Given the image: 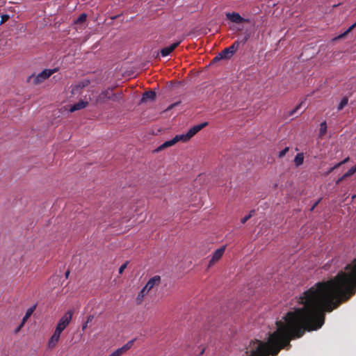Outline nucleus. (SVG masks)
Segmentation results:
<instances>
[{
	"mask_svg": "<svg viewBox=\"0 0 356 356\" xmlns=\"http://www.w3.org/2000/svg\"><path fill=\"white\" fill-rule=\"evenodd\" d=\"M355 197H356V195H354L352 197V198H353V199H354V198H355Z\"/></svg>",
	"mask_w": 356,
	"mask_h": 356,
	"instance_id": "ea45409f",
	"label": "nucleus"
},
{
	"mask_svg": "<svg viewBox=\"0 0 356 356\" xmlns=\"http://www.w3.org/2000/svg\"><path fill=\"white\" fill-rule=\"evenodd\" d=\"M289 148L288 147H285L284 149L279 152V157L282 158L285 156V154L289 152Z\"/></svg>",
	"mask_w": 356,
	"mask_h": 356,
	"instance_id": "c85d7f7f",
	"label": "nucleus"
},
{
	"mask_svg": "<svg viewBox=\"0 0 356 356\" xmlns=\"http://www.w3.org/2000/svg\"><path fill=\"white\" fill-rule=\"evenodd\" d=\"M135 340H136V339L129 341L123 346H122L121 348L115 350L114 352L115 353V355H117V356H121L122 354L126 353L128 350H129L132 347Z\"/></svg>",
	"mask_w": 356,
	"mask_h": 356,
	"instance_id": "9b49d317",
	"label": "nucleus"
},
{
	"mask_svg": "<svg viewBox=\"0 0 356 356\" xmlns=\"http://www.w3.org/2000/svg\"><path fill=\"white\" fill-rule=\"evenodd\" d=\"M301 106H302V103L299 104L298 105H297L293 109L291 110L289 112V116H292L294 114L296 113V112L301 108Z\"/></svg>",
	"mask_w": 356,
	"mask_h": 356,
	"instance_id": "393cba45",
	"label": "nucleus"
},
{
	"mask_svg": "<svg viewBox=\"0 0 356 356\" xmlns=\"http://www.w3.org/2000/svg\"><path fill=\"white\" fill-rule=\"evenodd\" d=\"M356 26V22L350 26L343 33L340 34L337 38H342Z\"/></svg>",
	"mask_w": 356,
	"mask_h": 356,
	"instance_id": "5701e85b",
	"label": "nucleus"
},
{
	"mask_svg": "<svg viewBox=\"0 0 356 356\" xmlns=\"http://www.w3.org/2000/svg\"><path fill=\"white\" fill-rule=\"evenodd\" d=\"M348 99L347 97H343L341 102L339 104L338 106H337V110L338 111H341L342 110L347 104H348Z\"/></svg>",
	"mask_w": 356,
	"mask_h": 356,
	"instance_id": "6ab92c4d",
	"label": "nucleus"
},
{
	"mask_svg": "<svg viewBox=\"0 0 356 356\" xmlns=\"http://www.w3.org/2000/svg\"><path fill=\"white\" fill-rule=\"evenodd\" d=\"M347 178L346 177H344V175L343 176H341V177H339L337 181H336V184H339L341 181H342L344 179Z\"/></svg>",
	"mask_w": 356,
	"mask_h": 356,
	"instance_id": "2f4dec72",
	"label": "nucleus"
},
{
	"mask_svg": "<svg viewBox=\"0 0 356 356\" xmlns=\"http://www.w3.org/2000/svg\"><path fill=\"white\" fill-rule=\"evenodd\" d=\"M304 161V156L302 153L298 154L295 159H294V163L296 166H299L303 163Z\"/></svg>",
	"mask_w": 356,
	"mask_h": 356,
	"instance_id": "a211bd4d",
	"label": "nucleus"
},
{
	"mask_svg": "<svg viewBox=\"0 0 356 356\" xmlns=\"http://www.w3.org/2000/svg\"><path fill=\"white\" fill-rule=\"evenodd\" d=\"M161 282V277L159 275H155L153 277L150 278L147 282L146 288L150 289L152 290L154 286L159 285Z\"/></svg>",
	"mask_w": 356,
	"mask_h": 356,
	"instance_id": "f8f14e48",
	"label": "nucleus"
},
{
	"mask_svg": "<svg viewBox=\"0 0 356 356\" xmlns=\"http://www.w3.org/2000/svg\"><path fill=\"white\" fill-rule=\"evenodd\" d=\"M354 295V260L344 271L332 279L316 283L300 296L302 307L289 312L284 321H276L277 330L266 342L252 341L248 356H276L291 341L300 338L306 331L320 329L325 323V313L331 312Z\"/></svg>",
	"mask_w": 356,
	"mask_h": 356,
	"instance_id": "f257e3e1",
	"label": "nucleus"
},
{
	"mask_svg": "<svg viewBox=\"0 0 356 356\" xmlns=\"http://www.w3.org/2000/svg\"><path fill=\"white\" fill-rule=\"evenodd\" d=\"M146 295L150 291V289L146 288V285L141 289Z\"/></svg>",
	"mask_w": 356,
	"mask_h": 356,
	"instance_id": "f704fd0d",
	"label": "nucleus"
},
{
	"mask_svg": "<svg viewBox=\"0 0 356 356\" xmlns=\"http://www.w3.org/2000/svg\"><path fill=\"white\" fill-rule=\"evenodd\" d=\"M35 308H36V305H33V307H30L29 309H28L26 310V312L25 316H24V318L22 319L21 325L17 329V332L19 331L21 329V327L24 325L25 322L32 315V314L33 313V312L35 309Z\"/></svg>",
	"mask_w": 356,
	"mask_h": 356,
	"instance_id": "2eb2a0df",
	"label": "nucleus"
},
{
	"mask_svg": "<svg viewBox=\"0 0 356 356\" xmlns=\"http://www.w3.org/2000/svg\"><path fill=\"white\" fill-rule=\"evenodd\" d=\"M320 126H321V127H320L319 134L321 136H322L326 133V131H327L326 122H323Z\"/></svg>",
	"mask_w": 356,
	"mask_h": 356,
	"instance_id": "4be33fe9",
	"label": "nucleus"
},
{
	"mask_svg": "<svg viewBox=\"0 0 356 356\" xmlns=\"http://www.w3.org/2000/svg\"><path fill=\"white\" fill-rule=\"evenodd\" d=\"M146 296V294L141 290L139 293L138 294V296H137V301H138L139 302H142L143 299L144 298V297Z\"/></svg>",
	"mask_w": 356,
	"mask_h": 356,
	"instance_id": "cd10ccee",
	"label": "nucleus"
},
{
	"mask_svg": "<svg viewBox=\"0 0 356 356\" xmlns=\"http://www.w3.org/2000/svg\"><path fill=\"white\" fill-rule=\"evenodd\" d=\"M62 332L55 330L53 335L51 337L48 341V347L50 349H53L54 347H56L57 343L58 342L60 339V337Z\"/></svg>",
	"mask_w": 356,
	"mask_h": 356,
	"instance_id": "1a4fd4ad",
	"label": "nucleus"
},
{
	"mask_svg": "<svg viewBox=\"0 0 356 356\" xmlns=\"http://www.w3.org/2000/svg\"><path fill=\"white\" fill-rule=\"evenodd\" d=\"M93 318H94V316H93V315H89V316L87 317V321H86V322L89 323L92 322V321L93 320Z\"/></svg>",
	"mask_w": 356,
	"mask_h": 356,
	"instance_id": "72a5a7b5",
	"label": "nucleus"
},
{
	"mask_svg": "<svg viewBox=\"0 0 356 356\" xmlns=\"http://www.w3.org/2000/svg\"><path fill=\"white\" fill-rule=\"evenodd\" d=\"M226 16L230 21L236 24H240L244 22H249V19L242 17L238 13L234 12L227 13L226 14Z\"/></svg>",
	"mask_w": 356,
	"mask_h": 356,
	"instance_id": "423d86ee",
	"label": "nucleus"
},
{
	"mask_svg": "<svg viewBox=\"0 0 356 356\" xmlns=\"http://www.w3.org/2000/svg\"><path fill=\"white\" fill-rule=\"evenodd\" d=\"M89 84L88 80H84L82 81L77 84L72 86V94H76L79 90L83 88L84 87L87 86Z\"/></svg>",
	"mask_w": 356,
	"mask_h": 356,
	"instance_id": "dca6fc26",
	"label": "nucleus"
},
{
	"mask_svg": "<svg viewBox=\"0 0 356 356\" xmlns=\"http://www.w3.org/2000/svg\"><path fill=\"white\" fill-rule=\"evenodd\" d=\"M8 18V15H3L2 16V19H1V22L0 23V24H3L4 22V21Z\"/></svg>",
	"mask_w": 356,
	"mask_h": 356,
	"instance_id": "e433bc0d",
	"label": "nucleus"
},
{
	"mask_svg": "<svg viewBox=\"0 0 356 356\" xmlns=\"http://www.w3.org/2000/svg\"><path fill=\"white\" fill-rule=\"evenodd\" d=\"M70 270H67V271L65 272V277H66V278H68V277H69V275H70Z\"/></svg>",
	"mask_w": 356,
	"mask_h": 356,
	"instance_id": "58836bf2",
	"label": "nucleus"
},
{
	"mask_svg": "<svg viewBox=\"0 0 356 356\" xmlns=\"http://www.w3.org/2000/svg\"><path fill=\"white\" fill-rule=\"evenodd\" d=\"M208 124L207 122H202L200 124L195 125L192 128H191L187 134L188 135L190 139L193 138L197 133H198L201 129L205 127Z\"/></svg>",
	"mask_w": 356,
	"mask_h": 356,
	"instance_id": "9d476101",
	"label": "nucleus"
},
{
	"mask_svg": "<svg viewBox=\"0 0 356 356\" xmlns=\"http://www.w3.org/2000/svg\"><path fill=\"white\" fill-rule=\"evenodd\" d=\"M88 102L80 100L77 103H76L74 105L70 106V111L74 112V111H76L78 110H81L82 108H86L88 106Z\"/></svg>",
	"mask_w": 356,
	"mask_h": 356,
	"instance_id": "4468645a",
	"label": "nucleus"
},
{
	"mask_svg": "<svg viewBox=\"0 0 356 356\" xmlns=\"http://www.w3.org/2000/svg\"><path fill=\"white\" fill-rule=\"evenodd\" d=\"M87 15L85 13H82L79 17L74 21L75 24H81L86 20Z\"/></svg>",
	"mask_w": 356,
	"mask_h": 356,
	"instance_id": "412c9836",
	"label": "nucleus"
},
{
	"mask_svg": "<svg viewBox=\"0 0 356 356\" xmlns=\"http://www.w3.org/2000/svg\"><path fill=\"white\" fill-rule=\"evenodd\" d=\"M239 46V42L238 41L235 42L230 47L225 49L222 51L218 54L215 58L214 60H219L222 58H230L236 50L238 49Z\"/></svg>",
	"mask_w": 356,
	"mask_h": 356,
	"instance_id": "20e7f679",
	"label": "nucleus"
},
{
	"mask_svg": "<svg viewBox=\"0 0 356 356\" xmlns=\"http://www.w3.org/2000/svg\"><path fill=\"white\" fill-rule=\"evenodd\" d=\"M340 165L339 164L337 163H336L334 166H332V168H329L327 170V171L325 173V175H328L329 174H330L332 171H334L335 169L339 168Z\"/></svg>",
	"mask_w": 356,
	"mask_h": 356,
	"instance_id": "bb28decb",
	"label": "nucleus"
},
{
	"mask_svg": "<svg viewBox=\"0 0 356 356\" xmlns=\"http://www.w3.org/2000/svg\"><path fill=\"white\" fill-rule=\"evenodd\" d=\"M88 324V323H87V322H86V323H84L83 324V325H82V330H84L87 327Z\"/></svg>",
	"mask_w": 356,
	"mask_h": 356,
	"instance_id": "4c0bfd02",
	"label": "nucleus"
},
{
	"mask_svg": "<svg viewBox=\"0 0 356 356\" xmlns=\"http://www.w3.org/2000/svg\"><path fill=\"white\" fill-rule=\"evenodd\" d=\"M254 210H251L248 215H245L244 217L241 218V222H246L251 218V217L254 214Z\"/></svg>",
	"mask_w": 356,
	"mask_h": 356,
	"instance_id": "aec40b11",
	"label": "nucleus"
},
{
	"mask_svg": "<svg viewBox=\"0 0 356 356\" xmlns=\"http://www.w3.org/2000/svg\"><path fill=\"white\" fill-rule=\"evenodd\" d=\"M111 96V89L108 88L104 91H102L95 99L96 104H103L106 102V100H110Z\"/></svg>",
	"mask_w": 356,
	"mask_h": 356,
	"instance_id": "6e6552de",
	"label": "nucleus"
},
{
	"mask_svg": "<svg viewBox=\"0 0 356 356\" xmlns=\"http://www.w3.org/2000/svg\"><path fill=\"white\" fill-rule=\"evenodd\" d=\"M73 312L72 310L67 311L59 320V322L56 325V330L63 332L70 324Z\"/></svg>",
	"mask_w": 356,
	"mask_h": 356,
	"instance_id": "39448f33",
	"label": "nucleus"
},
{
	"mask_svg": "<svg viewBox=\"0 0 356 356\" xmlns=\"http://www.w3.org/2000/svg\"><path fill=\"white\" fill-rule=\"evenodd\" d=\"M226 246H222L221 248L217 249L214 253L213 254L212 258L209 261V266L214 264L216 262L219 261L222 256L223 255L225 250Z\"/></svg>",
	"mask_w": 356,
	"mask_h": 356,
	"instance_id": "0eeeda50",
	"label": "nucleus"
},
{
	"mask_svg": "<svg viewBox=\"0 0 356 356\" xmlns=\"http://www.w3.org/2000/svg\"><path fill=\"white\" fill-rule=\"evenodd\" d=\"M355 167H356V164H355Z\"/></svg>",
	"mask_w": 356,
	"mask_h": 356,
	"instance_id": "a19ab883",
	"label": "nucleus"
},
{
	"mask_svg": "<svg viewBox=\"0 0 356 356\" xmlns=\"http://www.w3.org/2000/svg\"><path fill=\"white\" fill-rule=\"evenodd\" d=\"M349 161V157H346V159H344L342 161L338 163L339 164V165L341 166V165L347 163L348 161Z\"/></svg>",
	"mask_w": 356,
	"mask_h": 356,
	"instance_id": "473e14b6",
	"label": "nucleus"
},
{
	"mask_svg": "<svg viewBox=\"0 0 356 356\" xmlns=\"http://www.w3.org/2000/svg\"><path fill=\"white\" fill-rule=\"evenodd\" d=\"M128 264V261H126L124 264H123L119 268V274H122L124 269L127 268Z\"/></svg>",
	"mask_w": 356,
	"mask_h": 356,
	"instance_id": "c756f323",
	"label": "nucleus"
},
{
	"mask_svg": "<svg viewBox=\"0 0 356 356\" xmlns=\"http://www.w3.org/2000/svg\"><path fill=\"white\" fill-rule=\"evenodd\" d=\"M356 172V167L355 165L352 167L350 169L348 170V171L344 174V177H348L354 175V173Z\"/></svg>",
	"mask_w": 356,
	"mask_h": 356,
	"instance_id": "a878e982",
	"label": "nucleus"
},
{
	"mask_svg": "<svg viewBox=\"0 0 356 356\" xmlns=\"http://www.w3.org/2000/svg\"><path fill=\"white\" fill-rule=\"evenodd\" d=\"M179 104V102H176V103H174V104H172L171 105H170L167 110H170L171 108H172L174 106L178 105Z\"/></svg>",
	"mask_w": 356,
	"mask_h": 356,
	"instance_id": "c9c22d12",
	"label": "nucleus"
},
{
	"mask_svg": "<svg viewBox=\"0 0 356 356\" xmlns=\"http://www.w3.org/2000/svg\"><path fill=\"white\" fill-rule=\"evenodd\" d=\"M321 199H318L313 205L312 207L310 208V211H312L314 208L319 204V202H321Z\"/></svg>",
	"mask_w": 356,
	"mask_h": 356,
	"instance_id": "7c9ffc66",
	"label": "nucleus"
},
{
	"mask_svg": "<svg viewBox=\"0 0 356 356\" xmlns=\"http://www.w3.org/2000/svg\"><path fill=\"white\" fill-rule=\"evenodd\" d=\"M156 97V93L154 91H147L143 93L141 102H145L147 101H153Z\"/></svg>",
	"mask_w": 356,
	"mask_h": 356,
	"instance_id": "f3484780",
	"label": "nucleus"
},
{
	"mask_svg": "<svg viewBox=\"0 0 356 356\" xmlns=\"http://www.w3.org/2000/svg\"><path fill=\"white\" fill-rule=\"evenodd\" d=\"M179 42H175L168 47H164L161 50V54L165 57L168 56L179 44Z\"/></svg>",
	"mask_w": 356,
	"mask_h": 356,
	"instance_id": "ddd939ff",
	"label": "nucleus"
},
{
	"mask_svg": "<svg viewBox=\"0 0 356 356\" xmlns=\"http://www.w3.org/2000/svg\"><path fill=\"white\" fill-rule=\"evenodd\" d=\"M189 140H190V138H189L188 135L187 134V133L185 134L177 135L172 140L165 141L162 145H161L157 148L156 151H161V150H163V149H165L166 147L172 146V145H174L175 143H177L179 141L187 142Z\"/></svg>",
	"mask_w": 356,
	"mask_h": 356,
	"instance_id": "7ed1b4c3",
	"label": "nucleus"
},
{
	"mask_svg": "<svg viewBox=\"0 0 356 356\" xmlns=\"http://www.w3.org/2000/svg\"><path fill=\"white\" fill-rule=\"evenodd\" d=\"M111 97L110 98V100H112L114 102L119 101L121 99L120 93H119V94L113 93L111 90Z\"/></svg>",
	"mask_w": 356,
	"mask_h": 356,
	"instance_id": "b1692460",
	"label": "nucleus"
},
{
	"mask_svg": "<svg viewBox=\"0 0 356 356\" xmlns=\"http://www.w3.org/2000/svg\"><path fill=\"white\" fill-rule=\"evenodd\" d=\"M57 72V69H45L36 76L34 74L31 75L28 78V81L33 80V83L35 85L40 84L48 79L51 75Z\"/></svg>",
	"mask_w": 356,
	"mask_h": 356,
	"instance_id": "f03ea898",
	"label": "nucleus"
}]
</instances>
